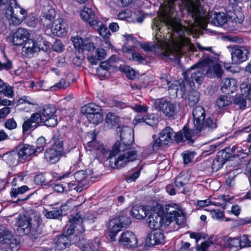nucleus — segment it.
Returning a JSON list of instances; mask_svg holds the SVG:
<instances>
[{
	"label": "nucleus",
	"mask_w": 251,
	"mask_h": 251,
	"mask_svg": "<svg viewBox=\"0 0 251 251\" xmlns=\"http://www.w3.org/2000/svg\"><path fill=\"white\" fill-rule=\"evenodd\" d=\"M163 7L160 17L154 19L152 28L153 30L161 33L163 27H166L169 43L163 40L162 36L157 32L153 43L142 44L141 47L145 51L160 52L174 59L184 54L186 50H192L194 46L189 39L184 36L185 30L182 28L181 24L178 19H176L175 15L167 12L165 8Z\"/></svg>",
	"instance_id": "1"
},
{
	"label": "nucleus",
	"mask_w": 251,
	"mask_h": 251,
	"mask_svg": "<svg viewBox=\"0 0 251 251\" xmlns=\"http://www.w3.org/2000/svg\"><path fill=\"white\" fill-rule=\"evenodd\" d=\"M117 133H120L121 140L113 145L109 155L110 166L119 169L125 167L128 162L134 161L137 155V151L131 147L134 142L133 129L127 126H119Z\"/></svg>",
	"instance_id": "2"
},
{
	"label": "nucleus",
	"mask_w": 251,
	"mask_h": 251,
	"mask_svg": "<svg viewBox=\"0 0 251 251\" xmlns=\"http://www.w3.org/2000/svg\"><path fill=\"white\" fill-rule=\"evenodd\" d=\"M199 9H200V12L201 13L200 16L196 13V16H198L197 18L194 17V15L188 13L193 19V22H188L187 26L183 25L181 24L182 28L185 30L184 35L185 33H189L191 32L194 24L196 26L204 29L206 28L207 23H211L215 26H223L227 22V16L223 12H211L208 15H206L202 11L200 4L199 5Z\"/></svg>",
	"instance_id": "3"
},
{
	"label": "nucleus",
	"mask_w": 251,
	"mask_h": 251,
	"mask_svg": "<svg viewBox=\"0 0 251 251\" xmlns=\"http://www.w3.org/2000/svg\"><path fill=\"white\" fill-rule=\"evenodd\" d=\"M0 10L5 11L10 25H20L27 17L26 10L18 4L16 0H0Z\"/></svg>",
	"instance_id": "4"
},
{
	"label": "nucleus",
	"mask_w": 251,
	"mask_h": 251,
	"mask_svg": "<svg viewBox=\"0 0 251 251\" xmlns=\"http://www.w3.org/2000/svg\"><path fill=\"white\" fill-rule=\"evenodd\" d=\"M200 4V0H167V4L163 6L165 8L166 11L171 12L176 16L177 5L180 10L185 9L188 13L197 18L198 16H196V13L199 16L201 13L200 12V9H199Z\"/></svg>",
	"instance_id": "5"
},
{
	"label": "nucleus",
	"mask_w": 251,
	"mask_h": 251,
	"mask_svg": "<svg viewBox=\"0 0 251 251\" xmlns=\"http://www.w3.org/2000/svg\"><path fill=\"white\" fill-rule=\"evenodd\" d=\"M40 224V215L35 212L19 216L16 223L18 229L23 230V232L25 234L36 230Z\"/></svg>",
	"instance_id": "6"
},
{
	"label": "nucleus",
	"mask_w": 251,
	"mask_h": 251,
	"mask_svg": "<svg viewBox=\"0 0 251 251\" xmlns=\"http://www.w3.org/2000/svg\"><path fill=\"white\" fill-rule=\"evenodd\" d=\"M19 240L13 236L5 226L0 225V251H13L17 250Z\"/></svg>",
	"instance_id": "7"
},
{
	"label": "nucleus",
	"mask_w": 251,
	"mask_h": 251,
	"mask_svg": "<svg viewBox=\"0 0 251 251\" xmlns=\"http://www.w3.org/2000/svg\"><path fill=\"white\" fill-rule=\"evenodd\" d=\"M153 105L156 110L169 118L175 116L180 109V103H172L163 98L156 99Z\"/></svg>",
	"instance_id": "8"
},
{
	"label": "nucleus",
	"mask_w": 251,
	"mask_h": 251,
	"mask_svg": "<svg viewBox=\"0 0 251 251\" xmlns=\"http://www.w3.org/2000/svg\"><path fill=\"white\" fill-rule=\"evenodd\" d=\"M130 219L125 216L111 220L109 223V236L112 241L116 240L117 234L123 228H126L130 224Z\"/></svg>",
	"instance_id": "9"
},
{
	"label": "nucleus",
	"mask_w": 251,
	"mask_h": 251,
	"mask_svg": "<svg viewBox=\"0 0 251 251\" xmlns=\"http://www.w3.org/2000/svg\"><path fill=\"white\" fill-rule=\"evenodd\" d=\"M146 221L149 227L153 230H157L161 227H166L170 225L169 220L165 219L164 211L161 209L151 213Z\"/></svg>",
	"instance_id": "10"
},
{
	"label": "nucleus",
	"mask_w": 251,
	"mask_h": 251,
	"mask_svg": "<svg viewBox=\"0 0 251 251\" xmlns=\"http://www.w3.org/2000/svg\"><path fill=\"white\" fill-rule=\"evenodd\" d=\"M56 107L53 105H47L39 108L38 112L42 116L44 125L48 127H53L57 124Z\"/></svg>",
	"instance_id": "11"
},
{
	"label": "nucleus",
	"mask_w": 251,
	"mask_h": 251,
	"mask_svg": "<svg viewBox=\"0 0 251 251\" xmlns=\"http://www.w3.org/2000/svg\"><path fill=\"white\" fill-rule=\"evenodd\" d=\"M205 75L210 78L217 77L220 78L223 74L222 67L211 58L207 57L201 61Z\"/></svg>",
	"instance_id": "12"
},
{
	"label": "nucleus",
	"mask_w": 251,
	"mask_h": 251,
	"mask_svg": "<svg viewBox=\"0 0 251 251\" xmlns=\"http://www.w3.org/2000/svg\"><path fill=\"white\" fill-rule=\"evenodd\" d=\"M63 145L62 141H56L50 148L47 150L44 154L47 161L51 164L58 162L63 151Z\"/></svg>",
	"instance_id": "13"
},
{
	"label": "nucleus",
	"mask_w": 251,
	"mask_h": 251,
	"mask_svg": "<svg viewBox=\"0 0 251 251\" xmlns=\"http://www.w3.org/2000/svg\"><path fill=\"white\" fill-rule=\"evenodd\" d=\"M231 54L232 62L240 64L248 59L250 50L247 47L235 45L232 47Z\"/></svg>",
	"instance_id": "14"
},
{
	"label": "nucleus",
	"mask_w": 251,
	"mask_h": 251,
	"mask_svg": "<svg viewBox=\"0 0 251 251\" xmlns=\"http://www.w3.org/2000/svg\"><path fill=\"white\" fill-rule=\"evenodd\" d=\"M42 123L44 124L43 120L37 111L32 114L29 118L24 122L22 125L23 132L25 133L30 130H34Z\"/></svg>",
	"instance_id": "15"
},
{
	"label": "nucleus",
	"mask_w": 251,
	"mask_h": 251,
	"mask_svg": "<svg viewBox=\"0 0 251 251\" xmlns=\"http://www.w3.org/2000/svg\"><path fill=\"white\" fill-rule=\"evenodd\" d=\"M190 69L193 71L189 79L190 84L191 85V83L193 85L195 83L198 85L201 84L203 81L204 75H205V70L203 69L201 62H199L198 63L192 66Z\"/></svg>",
	"instance_id": "16"
},
{
	"label": "nucleus",
	"mask_w": 251,
	"mask_h": 251,
	"mask_svg": "<svg viewBox=\"0 0 251 251\" xmlns=\"http://www.w3.org/2000/svg\"><path fill=\"white\" fill-rule=\"evenodd\" d=\"M41 43L42 42L41 40L35 41L31 39H28L24 43L22 49L23 53L28 57H32L33 53L43 49Z\"/></svg>",
	"instance_id": "17"
},
{
	"label": "nucleus",
	"mask_w": 251,
	"mask_h": 251,
	"mask_svg": "<svg viewBox=\"0 0 251 251\" xmlns=\"http://www.w3.org/2000/svg\"><path fill=\"white\" fill-rule=\"evenodd\" d=\"M118 241L120 244L127 248H135L137 246V239L135 235L129 230L123 232Z\"/></svg>",
	"instance_id": "18"
},
{
	"label": "nucleus",
	"mask_w": 251,
	"mask_h": 251,
	"mask_svg": "<svg viewBox=\"0 0 251 251\" xmlns=\"http://www.w3.org/2000/svg\"><path fill=\"white\" fill-rule=\"evenodd\" d=\"M80 16L82 19L87 22L94 28L99 26L100 21L99 18L96 16L92 9L84 7L80 12Z\"/></svg>",
	"instance_id": "19"
},
{
	"label": "nucleus",
	"mask_w": 251,
	"mask_h": 251,
	"mask_svg": "<svg viewBox=\"0 0 251 251\" xmlns=\"http://www.w3.org/2000/svg\"><path fill=\"white\" fill-rule=\"evenodd\" d=\"M195 127L198 131H201L205 119V110L201 106H198L192 111Z\"/></svg>",
	"instance_id": "20"
},
{
	"label": "nucleus",
	"mask_w": 251,
	"mask_h": 251,
	"mask_svg": "<svg viewBox=\"0 0 251 251\" xmlns=\"http://www.w3.org/2000/svg\"><path fill=\"white\" fill-rule=\"evenodd\" d=\"M55 16V11L53 7L50 5L45 6L40 16V22L45 25L48 26L50 23L54 19Z\"/></svg>",
	"instance_id": "21"
},
{
	"label": "nucleus",
	"mask_w": 251,
	"mask_h": 251,
	"mask_svg": "<svg viewBox=\"0 0 251 251\" xmlns=\"http://www.w3.org/2000/svg\"><path fill=\"white\" fill-rule=\"evenodd\" d=\"M17 150L18 151V161L21 163H23L30 155L32 154L35 155L34 148L30 145H20L17 147Z\"/></svg>",
	"instance_id": "22"
},
{
	"label": "nucleus",
	"mask_w": 251,
	"mask_h": 251,
	"mask_svg": "<svg viewBox=\"0 0 251 251\" xmlns=\"http://www.w3.org/2000/svg\"><path fill=\"white\" fill-rule=\"evenodd\" d=\"M86 139L87 141V145L92 150L100 151L102 154L105 153V149H104L103 146L96 140V135L93 132H89L87 136L86 137Z\"/></svg>",
	"instance_id": "23"
},
{
	"label": "nucleus",
	"mask_w": 251,
	"mask_h": 251,
	"mask_svg": "<svg viewBox=\"0 0 251 251\" xmlns=\"http://www.w3.org/2000/svg\"><path fill=\"white\" fill-rule=\"evenodd\" d=\"M227 17L232 22L240 24L244 19V15L239 8H233V5L227 7L226 10Z\"/></svg>",
	"instance_id": "24"
},
{
	"label": "nucleus",
	"mask_w": 251,
	"mask_h": 251,
	"mask_svg": "<svg viewBox=\"0 0 251 251\" xmlns=\"http://www.w3.org/2000/svg\"><path fill=\"white\" fill-rule=\"evenodd\" d=\"M164 241V234L159 230L151 232L147 235L146 239V244L149 246H154L162 244Z\"/></svg>",
	"instance_id": "25"
},
{
	"label": "nucleus",
	"mask_w": 251,
	"mask_h": 251,
	"mask_svg": "<svg viewBox=\"0 0 251 251\" xmlns=\"http://www.w3.org/2000/svg\"><path fill=\"white\" fill-rule=\"evenodd\" d=\"M28 32L24 28H19L13 34L12 43L16 46L23 45L27 40Z\"/></svg>",
	"instance_id": "26"
},
{
	"label": "nucleus",
	"mask_w": 251,
	"mask_h": 251,
	"mask_svg": "<svg viewBox=\"0 0 251 251\" xmlns=\"http://www.w3.org/2000/svg\"><path fill=\"white\" fill-rule=\"evenodd\" d=\"M171 93L176 94L178 98H182L186 92V86L183 80L175 81L169 86Z\"/></svg>",
	"instance_id": "27"
},
{
	"label": "nucleus",
	"mask_w": 251,
	"mask_h": 251,
	"mask_svg": "<svg viewBox=\"0 0 251 251\" xmlns=\"http://www.w3.org/2000/svg\"><path fill=\"white\" fill-rule=\"evenodd\" d=\"M70 225V227L66 229V234L68 235L73 234L75 231V228H77L78 226L82 227L81 225L83 222L82 217L78 214L75 215H70L69 219Z\"/></svg>",
	"instance_id": "28"
},
{
	"label": "nucleus",
	"mask_w": 251,
	"mask_h": 251,
	"mask_svg": "<svg viewBox=\"0 0 251 251\" xmlns=\"http://www.w3.org/2000/svg\"><path fill=\"white\" fill-rule=\"evenodd\" d=\"M62 18H58L53 21L51 31L55 36H61L63 35L65 31Z\"/></svg>",
	"instance_id": "29"
},
{
	"label": "nucleus",
	"mask_w": 251,
	"mask_h": 251,
	"mask_svg": "<svg viewBox=\"0 0 251 251\" xmlns=\"http://www.w3.org/2000/svg\"><path fill=\"white\" fill-rule=\"evenodd\" d=\"M237 88V83L235 79L226 78L224 80L222 90L224 93L229 94L235 91Z\"/></svg>",
	"instance_id": "30"
},
{
	"label": "nucleus",
	"mask_w": 251,
	"mask_h": 251,
	"mask_svg": "<svg viewBox=\"0 0 251 251\" xmlns=\"http://www.w3.org/2000/svg\"><path fill=\"white\" fill-rule=\"evenodd\" d=\"M173 136H174L173 130L170 127H166L160 132L159 137L166 145L172 142Z\"/></svg>",
	"instance_id": "31"
},
{
	"label": "nucleus",
	"mask_w": 251,
	"mask_h": 251,
	"mask_svg": "<svg viewBox=\"0 0 251 251\" xmlns=\"http://www.w3.org/2000/svg\"><path fill=\"white\" fill-rule=\"evenodd\" d=\"M101 111V109L100 106L93 103L85 105L81 109V113L85 115L86 117H87V115L98 113Z\"/></svg>",
	"instance_id": "32"
},
{
	"label": "nucleus",
	"mask_w": 251,
	"mask_h": 251,
	"mask_svg": "<svg viewBox=\"0 0 251 251\" xmlns=\"http://www.w3.org/2000/svg\"><path fill=\"white\" fill-rule=\"evenodd\" d=\"M178 210L177 205L175 203H170L166 205L164 211V218L169 219L170 224L173 222V217L176 213Z\"/></svg>",
	"instance_id": "33"
},
{
	"label": "nucleus",
	"mask_w": 251,
	"mask_h": 251,
	"mask_svg": "<svg viewBox=\"0 0 251 251\" xmlns=\"http://www.w3.org/2000/svg\"><path fill=\"white\" fill-rule=\"evenodd\" d=\"M120 122V118L113 113H108L105 118V124L106 126L109 128H112L118 125Z\"/></svg>",
	"instance_id": "34"
},
{
	"label": "nucleus",
	"mask_w": 251,
	"mask_h": 251,
	"mask_svg": "<svg viewBox=\"0 0 251 251\" xmlns=\"http://www.w3.org/2000/svg\"><path fill=\"white\" fill-rule=\"evenodd\" d=\"M54 242L57 250H63L68 245L69 240L67 235H61L54 239Z\"/></svg>",
	"instance_id": "35"
},
{
	"label": "nucleus",
	"mask_w": 251,
	"mask_h": 251,
	"mask_svg": "<svg viewBox=\"0 0 251 251\" xmlns=\"http://www.w3.org/2000/svg\"><path fill=\"white\" fill-rule=\"evenodd\" d=\"M145 208L140 206H134L131 210V215L137 219H143L147 216Z\"/></svg>",
	"instance_id": "36"
},
{
	"label": "nucleus",
	"mask_w": 251,
	"mask_h": 251,
	"mask_svg": "<svg viewBox=\"0 0 251 251\" xmlns=\"http://www.w3.org/2000/svg\"><path fill=\"white\" fill-rule=\"evenodd\" d=\"M18 153L15 151H11L2 155V159L7 164L13 165L16 163L20 162L17 159Z\"/></svg>",
	"instance_id": "37"
},
{
	"label": "nucleus",
	"mask_w": 251,
	"mask_h": 251,
	"mask_svg": "<svg viewBox=\"0 0 251 251\" xmlns=\"http://www.w3.org/2000/svg\"><path fill=\"white\" fill-rule=\"evenodd\" d=\"M200 98V94L198 91L196 90L190 91L186 98L187 103L189 106H193L199 102Z\"/></svg>",
	"instance_id": "38"
},
{
	"label": "nucleus",
	"mask_w": 251,
	"mask_h": 251,
	"mask_svg": "<svg viewBox=\"0 0 251 251\" xmlns=\"http://www.w3.org/2000/svg\"><path fill=\"white\" fill-rule=\"evenodd\" d=\"M189 181V177L187 175L180 174L176 178L174 184L175 187L178 189L182 187Z\"/></svg>",
	"instance_id": "39"
},
{
	"label": "nucleus",
	"mask_w": 251,
	"mask_h": 251,
	"mask_svg": "<svg viewBox=\"0 0 251 251\" xmlns=\"http://www.w3.org/2000/svg\"><path fill=\"white\" fill-rule=\"evenodd\" d=\"M229 149H225L219 151L215 159L217 160L219 163H222V164L224 165L226 161L231 157V153L229 152Z\"/></svg>",
	"instance_id": "40"
},
{
	"label": "nucleus",
	"mask_w": 251,
	"mask_h": 251,
	"mask_svg": "<svg viewBox=\"0 0 251 251\" xmlns=\"http://www.w3.org/2000/svg\"><path fill=\"white\" fill-rule=\"evenodd\" d=\"M0 94L9 98H12L14 95L13 87L3 82L0 85Z\"/></svg>",
	"instance_id": "41"
},
{
	"label": "nucleus",
	"mask_w": 251,
	"mask_h": 251,
	"mask_svg": "<svg viewBox=\"0 0 251 251\" xmlns=\"http://www.w3.org/2000/svg\"><path fill=\"white\" fill-rule=\"evenodd\" d=\"M74 177L78 183L89 184L87 179L88 175L85 171L81 170L75 172L74 174Z\"/></svg>",
	"instance_id": "42"
},
{
	"label": "nucleus",
	"mask_w": 251,
	"mask_h": 251,
	"mask_svg": "<svg viewBox=\"0 0 251 251\" xmlns=\"http://www.w3.org/2000/svg\"><path fill=\"white\" fill-rule=\"evenodd\" d=\"M217 127V120L216 119H212L211 117H208L203 122L202 127H201L202 130L213 129L216 128Z\"/></svg>",
	"instance_id": "43"
},
{
	"label": "nucleus",
	"mask_w": 251,
	"mask_h": 251,
	"mask_svg": "<svg viewBox=\"0 0 251 251\" xmlns=\"http://www.w3.org/2000/svg\"><path fill=\"white\" fill-rule=\"evenodd\" d=\"M86 118L90 123L98 125L103 121V115L99 112L92 115H87Z\"/></svg>",
	"instance_id": "44"
},
{
	"label": "nucleus",
	"mask_w": 251,
	"mask_h": 251,
	"mask_svg": "<svg viewBox=\"0 0 251 251\" xmlns=\"http://www.w3.org/2000/svg\"><path fill=\"white\" fill-rule=\"evenodd\" d=\"M98 30L100 35L102 37L103 40L105 41V42L108 43V38L111 33L107 26L103 24H101Z\"/></svg>",
	"instance_id": "45"
},
{
	"label": "nucleus",
	"mask_w": 251,
	"mask_h": 251,
	"mask_svg": "<svg viewBox=\"0 0 251 251\" xmlns=\"http://www.w3.org/2000/svg\"><path fill=\"white\" fill-rule=\"evenodd\" d=\"M78 247L82 251H94V249L89 241L85 239H81L77 243Z\"/></svg>",
	"instance_id": "46"
},
{
	"label": "nucleus",
	"mask_w": 251,
	"mask_h": 251,
	"mask_svg": "<svg viewBox=\"0 0 251 251\" xmlns=\"http://www.w3.org/2000/svg\"><path fill=\"white\" fill-rule=\"evenodd\" d=\"M231 103V100L230 98L226 95L220 96L216 101V104L220 108L228 105Z\"/></svg>",
	"instance_id": "47"
},
{
	"label": "nucleus",
	"mask_w": 251,
	"mask_h": 251,
	"mask_svg": "<svg viewBox=\"0 0 251 251\" xmlns=\"http://www.w3.org/2000/svg\"><path fill=\"white\" fill-rule=\"evenodd\" d=\"M175 221L176 223L178 226L183 225L186 221V217L182 211L178 210L173 217V222Z\"/></svg>",
	"instance_id": "48"
},
{
	"label": "nucleus",
	"mask_w": 251,
	"mask_h": 251,
	"mask_svg": "<svg viewBox=\"0 0 251 251\" xmlns=\"http://www.w3.org/2000/svg\"><path fill=\"white\" fill-rule=\"evenodd\" d=\"M46 145V139L43 137H39L37 140V146L34 148L35 155H37L36 153H39L42 152Z\"/></svg>",
	"instance_id": "49"
},
{
	"label": "nucleus",
	"mask_w": 251,
	"mask_h": 251,
	"mask_svg": "<svg viewBox=\"0 0 251 251\" xmlns=\"http://www.w3.org/2000/svg\"><path fill=\"white\" fill-rule=\"evenodd\" d=\"M28 190L27 186L24 185L18 188H12L10 192L12 198L17 197L19 194H23Z\"/></svg>",
	"instance_id": "50"
},
{
	"label": "nucleus",
	"mask_w": 251,
	"mask_h": 251,
	"mask_svg": "<svg viewBox=\"0 0 251 251\" xmlns=\"http://www.w3.org/2000/svg\"><path fill=\"white\" fill-rule=\"evenodd\" d=\"M62 213V210L57 208L50 211H46L45 215L47 218L55 219L61 215Z\"/></svg>",
	"instance_id": "51"
},
{
	"label": "nucleus",
	"mask_w": 251,
	"mask_h": 251,
	"mask_svg": "<svg viewBox=\"0 0 251 251\" xmlns=\"http://www.w3.org/2000/svg\"><path fill=\"white\" fill-rule=\"evenodd\" d=\"M116 61V56L114 55L112 56L110 58L105 62H102L101 63L100 68V69L107 71L111 66V63Z\"/></svg>",
	"instance_id": "52"
},
{
	"label": "nucleus",
	"mask_w": 251,
	"mask_h": 251,
	"mask_svg": "<svg viewBox=\"0 0 251 251\" xmlns=\"http://www.w3.org/2000/svg\"><path fill=\"white\" fill-rule=\"evenodd\" d=\"M240 249L251 247V241L249 239L247 235H243L239 238Z\"/></svg>",
	"instance_id": "53"
},
{
	"label": "nucleus",
	"mask_w": 251,
	"mask_h": 251,
	"mask_svg": "<svg viewBox=\"0 0 251 251\" xmlns=\"http://www.w3.org/2000/svg\"><path fill=\"white\" fill-rule=\"evenodd\" d=\"M95 47L93 43L91 42L88 39L84 40V43L81 50H86L88 51H93Z\"/></svg>",
	"instance_id": "54"
},
{
	"label": "nucleus",
	"mask_w": 251,
	"mask_h": 251,
	"mask_svg": "<svg viewBox=\"0 0 251 251\" xmlns=\"http://www.w3.org/2000/svg\"><path fill=\"white\" fill-rule=\"evenodd\" d=\"M72 41L75 48L78 50L79 51L81 50L84 43V40H82V39L81 38L75 37L73 38Z\"/></svg>",
	"instance_id": "55"
},
{
	"label": "nucleus",
	"mask_w": 251,
	"mask_h": 251,
	"mask_svg": "<svg viewBox=\"0 0 251 251\" xmlns=\"http://www.w3.org/2000/svg\"><path fill=\"white\" fill-rule=\"evenodd\" d=\"M184 163L187 164L190 163L194 157V153L189 151H185L182 153Z\"/></svg>",
	"instance_id": "56"
},
{
	"label": "nucleus",
	"mask_w": 251,
	"mask_h": 251,
	"mask_svg": "<svg viewBox=\"0 0 251 251\" xmlns=\"http://www.w3.org/2000/svg\"><path fill=\"white\" fill-rule=\"evenodd\" d=\"M5 127L9 129L12 130L16 128L17 123L13 118H10L7 120L4 124Z\"/></svg>",
	"instance_id": "57"
},
{
	"label": "nucleus",
	"mask_w": 251,
	"mask_h": 251,
	"mask_svg": "<svg viewBox=\"0 0 251 251\" xmlns=\"http://www.w3.org/2000/svg\"><path fill=\"white\" fill-rule=\"evenodd\" d=\"M183 133L184 139L185 138V140L189 141V143H194V140L193 139V135L188 128L184 127L183 128Z\"/></svg>",
	"instance_id": "58"
},
{
	"label": "nucleus",
	"mask_w": 251,
	"mask_h": 251,
	"mask_svg": "<svg viewBox=\"0 0 251 251\" xmlns=\"http://www.w3.org/2000/svg\"><path fill=\"white\" fill-rule=\"evenodd\" d=\"M212 244L213 242L212 241H204L200 246L197 245V250L198 251H207L208 248Z\"/></svg>",
	"instance_id": "59"
},
{
	"label": "nucleus",
	"mask_w": 251,
	"mask_h": 251,
	"mask_svg": "<svg viewBox=\"0 0 251 251\" xmlns=\"http://www.w3.org/2000/svg\"><path fill=\"white\" fill-rule=\"evenodd\" d=\"M241 89L242 91H244V95L245 97L248 96L249 99H251V83H250L249 87L246 84L242 83L241 85Z\"/></svg>",
	"instance_id": "60"
},
{
	"label": "nucleus",
	"mask_w": 251,
	"mask_h": 251,
	"mask_svg": "<svg viewBox=\"0 0 251 251\" xmlns=\"http://www.w3.org/2000/svg\"><path fill=\"white\" fill-rule=\"evenodd\" d=\"M163 142V141H162V140L159 137H158V139L155 140L152 144V148L153 150L154 151H157L160 147L165 145V144H164Z\"/></svg>",
	"instance_id": "61"
},
{
	"label": "nucleus",
	"mask_w": 251,
	"mask_h": 251,
	"mask_svg": "<svg viewBox=\"0 0 251 251\" xmlns=\"http://www.w3.org/2000/svg\"><path fill=\"white\" fill-rule=\"evenodd\" d=\"M229 245L230 247L240 248L239 238H229L228 240Z\"/></svg>",
	"instance_id": "62"
},
{
	"label": "nucleus",
	"mask_w": 251,
	"mask_h": 251,
	"mask_svg": "<svg viewBox=\"0 0 251 251\" xmlns=\"http://www.w3.org/2000/svg\"><path fill=\"white\" fill-rule=\"evenodd\" d=\"M63 45L59 40H56L52 46L53 50L57 52H61L63 50Z\"/></svg>",
	"instance_id": "63"
},
{
	"label": "nucleus",
	"mask_w": 251,
	"mask_h": 251,
	"mask_svg": "<svg viewBox=\"0 0 251 251\" xmlns=\"http://www.w3.org/2000/svg\"><path fill=\"white\" fill-rule=\"evenodd\" d=\"M37 19L34 16H29L26 21V23L28 26L34 27L37 25Z\"/></svg>",
	"instance_id": "64"
}]
</instances>
